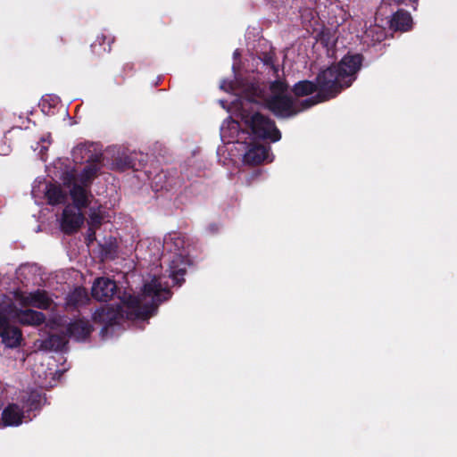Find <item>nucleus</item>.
Listing matches in <instances>:
<instances>
[{
    "label": "nucleus",
    "instance_id": "nucleus-12",
    "mask_svg": "<svg viewBox=\"0 0 457 457\" xmlns=\"http://www.w3.org/2000/svg\"><path fill=\"white\" fill-rule=\"evenodd\" d=\"M119 313L112 308H101L93 314V320L96 323L104 324L102 332L106 331L109 327L118 323Z\"/></svg>",
    "mask_w": 457,
    "mask_h": 457
},
{
    "label": "nucleus",
    "instance_id": "nucleus-39",
    "mask_svg": "<svg viewBox=\"0 0 457 457\" xmlns=\"http://www.w3.org/2000/svg\"><path fill=\"white\" fill-rule=\"evenodd\" d=\"M122 81H124V77H123V76H121V80H120V82H122Z\"/></svg>",
    "mask_w": 457,
    "mask_h": 457
},
{
    "label": "nucleus",
    "instance_id": "nucleus-35",
    "mask_svg": "<svg viewBox=\"0 0 457 457\" xmlns=\"http://www.w3.org/2000/svg\"><path fill=\"white\" fill-rule=\"evenodd\" d=\"M134 71V64L132 62H127L123 66V72L125 74L132 73Z\"/></svg>",
    "mask_w": 457,
    "mask_h": 457
},
{
    "label": "nucleus",
    "instance_id": "nucleus-37",
    "mask_svg": "<svg viewBox=\"0 0 457 457\" xmlns=\"http://www.w3.org/2000/svg\"><path fill=\"white\" fill-rule=\"evenodd\" d=\"M208 229L211 233L214 234L219 230V228L216 224H210Z\"/></svg>",
    "mask_w": 457,
    "mask_h": 457
},
{
    "label": "nucleus",
    "instance_id": "nucleus-11",
    "mask_svg": "<svg viewBox=\"0 0 457 457\" xmlns=\"http://www.w3.org/2000/svg\"><path fill=\"white\" fill-rule=\"evenodd\" d=\"M389 27L392 30L405 32L412 28V18L409 12L399 9L391 17Z\"/></svg>",
    "mask_w": 457,
    "mask_h": 457
},
{
    "label": "nucleus",
    "instance_id": "nucleus-21",
    "mask_svg": "<svg viewBox=\"0 0 457 457\" xmlns=\"http://www.w3.org/2000/svg\"><path fill=\"white\" fill-rule=\"evenodd\" d=\"M181 255L175 256V258L171 261L170 265V277L175 281V283L179 286L185 281L184 276L187 272L185 267H179L178 262H181Z\"/></svg>",
    "mask_w": 457,
    "mask_h": 457
},
{
    "label": "nucleus",
    "instance_id": "nucleus-36",
    "mask_svg": "<svg viewBox=\"0 0 457 457\" xmlns=\"http://www.w3.org/2000/svg\"><path fill=\"white\" fill-rule=\"evenodd\" d=\"M21 323L24 325H29V309H25L23 311V318L21 320Z\"/></svg>",
    "mask_w": 457,
    "mask_h": 457
},
{
    "label": "nucleus",
    "instance_id": "nucleus-8",
    "mask_svg": "<svg viewBox=\"0 0 457 457\" xmlns=\"http://www.w3.org/2000/svg\"><path fill=\"white\" fill-rule=\"evenodd\" d=\"M117 285L114 280L108 278H98L95 280L91 295L92 297L100 302H108L115 295Z\"/></svg>",
    "mask_w": 457,
    "mask_h": 457
},
{
    "label": "nucleus",
    "instance_id": "nucleus-9",
    "mask_svg": "<svg viewBox=\"0 0 457 457\" xmlns=\"http://www.w3.org/2000/svg\"><path fill=\"white\" fill-rule=\"evenodd\" d=\"M93 326L86 319H78L71 321L66 327V333L69 337L77 341H84L91 335Z\"/></svg>",
    "mask_w": 457,
    "mask_h": 457
},
{
    "label": "nucleus",
    "instance_id": "nucleus-6",
    "mask_svg": "<svg viewBox=\"0 0 457 457\" xmlns=\"http://www.w3.org/2000/svg\"><path fill=\"white\" fill-rule=\"evenodd\" d=\"M85 217L81 210L75 209L71 205H67L62 211L61 220V228L66 235L76 233L84 223Z\"/></svg>",
    "mask_w": 457,
    "mask_h": 457
},
{
    "label": "nucleus",
    "instance_id": "nucleus-14",
    "mask_svg": "<svg viewBox=\"0 0 457 457\" xmlns=\"http://www.w3.org/2000/svg\"><path fill=\"white\" fill-rule=\"evenodd\" d=\"M88 187L83 186L81 183H74L70 190V195L72 199L73 204L72 207L75 209L81 210L83 208L87 207L89 201L87 196V188Z\"/></svg>",
    "mask_w": 457,
    "mask_h": 457
},
{
    "label": "nucleus",
    "instance_id": "nucleus-28",
    "mask_svg": "<svg viewBox=\"0 0 457 457\" xmlns=\"http://www.w3.org/2000/svg\"><path fill=\"white\" fill-rule=\"evenodd\" d=\"M103 222V216L96 211H92L89 214L88 224L89 230L92 231V235L95 236V229L98 228Z\"/></svg>",
    "mask_w": 457,
    "mask_h": 457
},
{
    "label": "nucleus",
    "instance_id": "nucleus-33",
    "mask_svg": "<svg viewBox=\"0 0 457 457\" xmlns=\"http://www.w3.org/2000/svg\"><path fill=\"white\" fill-rule=\"evenodd\" d=\"M383 2H384V4H404L406 5H409L411 3H416L417 0H383Z\"/></svg>",
    "mask_w": 457,
    "mask_h": 457
},
{
    "label": "nucleus",
    "instance_id": "nucleus-2",
    "mask_svg": "<svg viewBox=\"0 0 457 457\" xmlns=\"http://www.w3.org/2000/svg\"><path fill=\"white\" fill-rule=\"evenodd\" d=\"M171 297V291L163 287L160 279L154 277L143 287L142 296L129 295L125 305L136 319L146 320L155 314L158 306Z\"/></svg>",
    "mask_w": 457,
    "mask_h": 457
},
{
    "label": "nucleus",
    "instance_id": "nucleus-24",
    "mask_svg": "<svg viewBox=\"0 0 457 457\" xmlns=\"http://www.w3.org/2000/svg\"><path fill=\"white\" fill-rule=\"evenodd\" d=\"M46 403L42 390H30V411L39 410Z\"/></svg>",
    "mask_w": 457,
    "mask_h": 457
},
{
    "label": "nucleus",
    "instance_id": "nucleus-29",
    "mask_svg": "<svg viewBox=\"0 0 457 457\" xmlns=\"http://www.w3.org/2000/svg\"><path fill=\"white\" fill-rule=\"evenodd\" d=\"M328 101L324 96L318 92L315 96L306 98L301 102V107L303 110L308 109L319 103Z\"/></svg>",
    "mask_w": 457,
    "mask_h": 457
},
{
    "label": "nucleus",
    "instance_id": "nucleus-32",
    "mask_svg": "<svg viewBox=\"0 0 457 457\" xmlns=\"http://www.w3.org/2000/svg\"><path fill=\"white\" fill-rule=\"evenodd\" d=\"M46 320V315L37 311L30 309V326H37L44 323Z\"/></svg>",
    "mask_w": 457,
    "mask_h": 457
},
{
    "label": "nucleus",
    "instance_id": "nucleus-31",
    "mask_svg": "<svg viewBox=\"0 0 457 457\" xmlns=\"http://www.w3.org/2000/svg\"><path fill=\"white\" fill-rule=\"evenodd\" d=\"M56 101L47 97H43L38 104L41 111L46 114L54 113L53 109L55 107Z\"/></svg>",
    "mask_w": 457,
    "mask_h": 457
},
{
    "label": "nucleus",
    "instance_id": "nucleus-30",
    "mask_svg": "<svg viewBox=\"0 0 457 457\" xmlns=\"http://www.w3.org/2000/svg\"><path fill=\"white\" fill-rule=\"evenodd\" d=\"M288 86L285 81L274 80L270 83V89L273 95H286Z\"/></svg>",
    "mask_w": 457,
    "mask_h": 457
},
{
    "label": "nucleus",
    "instance_id": "nucleus-27",
    "mask_svg": "<svg viewBox=\"0 0 457 457\" xmlns=\"http://www.w3.org/2000/svg\"><path fill=\"white\" fill-rule=\"evenodd\" d=\"M312 3L314 4L317 13L324 12L328 8L333 7V5L338 7L339 4L337 0H312Z\"/></svg>",
    "mask_w": 457,
    "mask_h": 457
},
{
    "label": "nucleus",
    "instance_id": "nucleus-15",
    "mask_svg": "<svg viewBox=\"0 0 457 457\" xmlns=\"http://www.w3.org/2000/svg\"><path fill=\"white\" fill-rule=\"evenodd\" d=\"M23 413L17 404L12 403L5 407L2 412L4 427L18 426L21 423Z\"/></svg>",
    "mask_w": 457,
    "mask_h": 457
},
{
    "label": "nucleus",
    "instance_id": "nucleus-13",
    "mask_svg": "<svg viewBox=\"0 0 457 457\" xmlns=\"http://www.w3.org/2000/svg\"><path fill=\"white\" fill-rule=\"evenodd\" d=\"M269 148L262 145H251L244 155V162L249 165H259L268 157Z\"/></svg>",
    "mask_w": 457,
    "mask_h": 457
},
{
    "label": "nucleus",
    "instance_id": "nucleus-23",
    "mask_svg": "<svg viewBox=\"0 0 457 457\" xmlns=\"http://www.w3.org/2000/svg\"><path fill=\"white\" fill-rule=\"evenodd\" d=\"M50 134L40 137V140L37 143L36 147H32L35 152L37 151L39 159L43 162L46 161L47 151L51 145Z\"/></svg>",
    "mask_w": 457,
    "mask_h": 457
},
{
    "label": "nucleus",
    "instance_id": "nucleus-25",
    "mask_svg": "<svg viewBox=\"0 0 457 457\" xmlns=\"http://www.w3.org/2000/svg\"><path fill=\"white\" fill-rule=\"evenodd\" d=\"M113 165L120 171H124L129 169H136L134 160L129 155H122L115 158Z\"/></svg>",
    "mask_w": 457,
    "mask_h": 457
},
{
    "label": "nucleus",
    "instance_id": "nucleus-7",
    "mask_svg": "<svg viewBox=\"0 0 457 457\" xmlns=\"http://www.w3.org/2000/svg\"><path fill=\"white\" fill-rule=\"evenodd\" d=\"M86 162L87 164L79 175V181L85 187H90L95 178L97 177L102 168L103 154H90Z\"/></svg>",
    "mask_w": 457,
    "mask_h": 457
},
{
    "label": "nucleus",
    "instance_id": "nucleus-5",
    "mask_svg": "<svg viewBox=\"0 0 457 457\" xmlns=\"http://www.w3.org/2000/svg\"><path fill=\"white\" fill-rule=\"evenodd\" d=\"M0 337L2 343L9 348L19 346L22 340L20 328L12 324L10 319L3 312H0Z\"/></svg>",
    "mask_w": 457,
    "mask_h": 457
},
{
    "label": "nucleus",
    "instance_id": "nucleus-17",
    "mask_svg": "<svg viewBox=\"0 0 457 457\" xmlns=\"http://www.w3.org/2000/svg\"><path fill=\"white\" fill-rule=\"evenodd\" d=\"M316 91L318 92L316 81L313 82L307 79L298 81L292 87L293 94L297 97L310 96Z\"/></svg>",
    "mask_w": 457,
    "mask_h": 457
},
{
    "label": "nucleus",
    "instance_id": "nucleus-1",
    "mask_svg": "<svg viewBox=\"0 0 457 457\" xmlns=\"http://www.w3.org/2000/svg\"><path fill=\"white\" fill-rule=\"evenodd\" d=\"M363 59L361 54H347L337 64L320 71L315 79L318 92L330 100L351 87L361 68Z\"/></svg>",
    "mask_w": 457,
    "mask_h": 457
},
{
    "label": "nucleus",
    "instance_id": "nucleus-34",
    "mask_svg": "<svg viewBox=\"0 0 457 457\" xmlns=\"http://www.w3.org/2000/svg\"><path fill=\"white\" fill-rule=\"evenodd\" d=\"M83 152H87V148L85 145H78L74 150H73V153H72V155H73V158L75 161L78 160V156L77 154H82Z\"/></svg>",
    "mask_w": 457,
    "mask_h": 457
},
{
    "label": "nucleus",
    "instance_id": "nucleus-3",
    "mask_svg": "<svg viewBox=\"0 0 457 457\" xmlns=\"http://www.w3.org/2000/svg\"><path fill=\"white\" fill-rule=\"evenodd\" d=\"M243 120L256 138L269 139L271 142H278L281 138V133L274 120L259 112L244 115Z\"/></svg>",
    "mask_w": 457,
    "mask_h": 457
},
{
    "label": "nucleus",
    "instance_id": "nucleus-4",
    "mask_svg": "<svg viewBox=\"0 0 457 457\" xmlns=\"http://www.w3.org/2000/svg\"><path fill=\"white\" fill-rule=\"evenodd\" d=\"M265 107L276 117L287 119L299 112L294 105V99L287 95H272L265 99Z\"/></svg>",
    "mask_w": 457,
    "mask_h": 457
},
{
    "label": "nucleus",
    "instance_id": "nucleus-10",
    "mask_svg": "<svg viewBox=\"0 0 457 457\" xmlns=\"http://www.w3.org/2000/svg\"><path fill=\"white\" fill-rule=\"evenodd\" d=\"M68 341L64 335L50 334L46 338L36 340L34 346L38 350L61 351L67 345Z\"/></svg>",
    "mask_w": 457,
    "mask_h": 457
},
{
    "label": "nucleus",
    "instance_id": "nucleus-19",
    "mask_svg": "<svg viewBox=\"0 0 457 457\" xmlns=\"http://www.w3.org/2000/svg\"><path fill=\"white\" fill-rule=\"evenodd\" d=\"M87 292L84 287H76L67 296V304L72 307L83 305L87 303Z\"/></svg>",
    "mask_w": 457,
    "mask_h": 457
},
{
    "label": "nucleus",
    "instance_id": "nucleus-26",
    "mask_svg": "<svg viewBox=\"0 0 457 457\" xmlns=\"http://www.w3.org/2000/svg\"><path fill=\"white\" fill-rule=\"evenodd\" d=\"M261 61L267 66H270L274 72H278V67L275 65L276 54L274 51L263 52L260 55Z\"/></svg>",
    "mask_w": 457,
    "mask_h": 457
},
{
    "label": "nucleus",
    "instance_id": "nucleus-20",
    "mask_svg": "<svg viewBox=\"0 0 457 457\" xmlns=\"http://www.w3.org/2000/svg\"><path fill=\"white\" fill-rule=\"evenodd\" d=\"M46 196L49 204L56 205L62 204L66 199V194L60 186L50 185L46 192Z\"/></svg>",
    "mask_w": 457,
    "mask_h": 457
},
{
    "label": "nucleus",
    "instance_id": "nucleus-18",
    "mask_svg": "<svg viewBox=\"0 0 457 457\" xmlns=\"http://www.w3.org/2000/svg\"><path fill=\"white\" fill-rule=\"evenodd\" d=\"M53 301L44 290L30 292V306L46 310L50 308Z\"/></svg>",
    "mask_w": 457,
    "mask_h": 457
},
{
    "label": "nucleus",
    "instance_id": "nucleus-22",
    "mask_svg": "<svg viewBox=\"0 0 457 457\" xmlns=\"http://www.w3.org/2000/svg\"><path fill=\"white\" fill-rule=\"evenodd\" d=\"M100 255L103 261L114 260L118 255V245L115 241L100 245Z\"/></svg>",
    "mask_w": 457,
    "mask_h": 457
},
{
    "label": "nucleus",
    "instance_id": "nucleus-16",
    "mask_svg": "<svg viewBox=\"0 0 457 457\" xmlns=\"http://www.w3.org/2000/svg\"><path fill=\"white\" fill-rule=\"evenodd\" d=\"M114 40V37L112 35H106L104 33L98 35L90 46L92 53L96 55L110 53L112 50V44Z\"/></svg>",
    "mask_w": 457,
    "mask_h": 457
},
{
    "label": "nucleus",
    "instance_id": "nucleus-38",
    "mask_svg": "<svg viewBox=\"0 0 457 457\" xmlns=\"http://www.w3.org/2000/svg\"><path fill=\"white\" fill-rule=\"evenodd\" d=\"M23 305L26 307L29 303V297H24L22 300Z\"/></svg>",
    "mask_w": 457,
    "mask_h": 457
}]
</instances>
